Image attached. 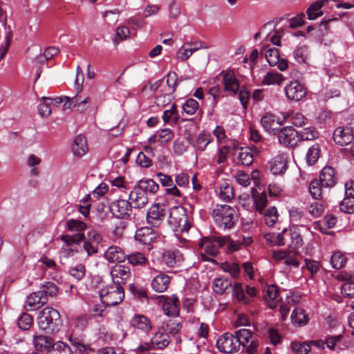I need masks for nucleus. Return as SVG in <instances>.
<instances>
[{
	"instance_id": "10",
	"label": "nucleus",
	"mask_w": 354,
	"mask_h": 354,
	"mask_svg": "<svg viewBox=\"0 0 354 354\" xmlns=\"http://www.w3.org/2000/svg\"><path fill=\"white\" fill-rule=\"evenodd\" d=\"M157 233L152 228L143 227L138 229L135 233V240L140 245L147 247L150 250L152 248V243L156 240Z\"/></svg>"
},
{
	"instance_id": "14",
	"label": "nucleus",
	"mask_w": 354,
	"mask_h": 354,
	"mask_svg": "<svg viewBox=\"0 0 354 354\" xmlns=\"http://www.w3.org/2000/svg\"><path fill=\"white\" fill-rule=\"evenodd\" d=\"M354 135L352 128L348 127H339L333 132L335 142L340 146H345L352 142Z\"/></svg>"
},
{
	"instance_id": "39",
	"label": "nucleus",
	"mask_w": 354,
	"mask_h": 354,
	"mask_svg": "<svg viewBox=\"0 0 354 354\" xmlns=\"http://www.w3.org/2000/svg\"><path fill=\"white\" fill-rule=\"evenodd\" d=\"M239 162L243 165L249 166L253 162V154L249 147H241L238 156Z\"/></svg>"
},
{
	"instance_id": "35",
	"label": "nucleus",
	"mask_w": 354,
	"mask_h": 354,
	"mask_svg": "<svg viewBox=\"0 0 354 354\" xmlns=\"http://www.w3.org/2000/svg\"><path fill=\"white\" fill-rule=\"evenodd\" d=\"M324 0H317L308 7L306 10L308 19L313 20L323 15L321 9L324 6Z\"/></svg>"
},
{
	"instance_id": "19",
	"label": "nucleus",
	"mask_w": 354,
	"mask_h": 354,
	"mask_svg": "<svg viewBox=\"0 0 354 354\" xmlns=\"http://www.w3.org/2000/svg\"><path fill=\"white\" fill-rule=\"evenodd\" d=\"M263 128L270 134L277 135L280 129L281 122L280 118L271 113H266L261 120Z\"/></svg>"
},
{
	"instance_id": "23",
	"label": "nucleus",
	"mask_w": 354,
	"mask_h": 354,
	"mask_svg": "<svg viewBox=\"0 0 354 354\" xmlns=\"http://www.w3.org/2000/svg\"><path fill=\"white\" fill-rule=\"evenodd\" d=\"M162 262L169 268L179 267L183 261V254L178 250H167L163 252Z\"/></svg>"
},
{
	"instance_id": "9",
	"label": "nucleus",
	"mask_w": 354,
	"mask_h": 354,
	"mask_svg": "<svg viewBox=\"0 0 354 354\" xmlns=\"http://www.w3.org/2000/svg\"><path fill=\"white\" fill-rule=\"evenodd\" d=\"M277 135L279 142L286 147L292 148L299 142V132L292 127L281 128Z\"/></svg>"
},
{
	"instance_id": "58",
	"label": "nucleus",
	"mask_w": 354,
	"mask_h": 354,
	"mask_svg": "<svg viewBox=\"0 0 354 354\" xmlns=\"http://www.w3.org/2000/svg\"><path fill=\"white\" fill-rule=\"evenodd\" d=\"M309 192L314 199H320L322 197V185L317 180H313L309 186Z\"/></svg>"
},
{
	"instance_id": "18",
	"label": "nucleus",
	"mask_w": 354,
	"mask_h": 354,
	"mask_svg": "<svg viewBox=\"0 0 354 354\" xmlns=\"http://www.w3.org/2000/svg\"><path fill=\"white\" fill-rule=\"evenodd\" d=\"M221 75L223 77V84L224 91L235 95L238 93L240 85L232 71H222Z\"/></svg>"
},
{
	"instance_id": "45",
	"label": "nucleus",
	"mask_w": 354,
	"mask_h": 354,
	"mask_svg": "<svg viewBox=\"0 0 354 354\" xmlns=\"http://www.w3.org/2000/svg\"><path fill=\"white\" fill-rule=\"evenodd\" d=\"M219 197L225 201H230L234 197V188L232 185L224 183L221 185Z\"/></svg>"
},
{
	"instance_id": "50",
	"label": "nucleus",
	"mask_w": 354,
	"mask_h": 354,
	"mask_svg": "<svg viewBox=\"0 0 354 354\" xmlns=\"http://www.w3.org/2000/svg\"><path fill=\"white\" fill-rule=\"evenodd\" d=\"M130 35V30L127 26H119L116 30L115 36L113 40L114 45L117 46L120 41L127 39Z\"/></svg>"
},
{
	"instance_id": "22",
	"label": "nucleus",
	"mask_w": 354,
	"mask_h": 354,
	"mask_svg": "<svg viewBox=\"0 0 354 354\" xmlns=\"http://www.w3.org/2000/svg\"><path fill=\"white\" fill-rule=\"evenodd\" d=\"M266 58L270 66H278V68L284 71L288 67V62L286 59H280L279 50L276 48L268 49L266 53Z\"/></svg>"
},
{
	"instance_id": "8",
	"label": "nucleus",
	"mask_w": 354,
	"mask_h": 354,
	"mask_svg": "<svg viewBox=\"0 0 354 354\" xmlns=\"http://www.w3.org/2000/svg\"><path fill=\"white\" fill-rule=\"evenodd\" d=\"M169 223L177 226L180 232H187L189 229L187 215L183 207H174L170 211Z\"/></svg>"
},
{
	"instance_id": "29",
	"label": "nucleus",
	"mask_w": 354,
	"mask_h": 354,
	"mask_svg": "<svg viewBox=\"0 0 354 354\" xmlns=\"http://www.w3.org/2000/svg\"><path fill=\"white\" fill-rule=\"evenodd\" d=\"M162 328L168 335L175 336L179 333L182 328V321L180 318L174 317L163 322Z\"/></svg>"
},
{
	"instance_id": "36",
	"label": "nucleus",
	"mask_w": 354,
	"mask_h": 354,
	"mask_svg": "<svg viewBox=\"0 0 354 354\" xmlns=\"http://www.w3.org/2000/svg\"><path fill=\"white\" fill-rule=\"evenodd\" d=\"M232 281L223 277H218L214 279L213 283V290L215 293L218 295L223 294L225 290L231 287Z\"/></svg>"
},
{
	"instance_id": "1",
	"label": "nucleus",
	"mask_w": 354,
	"mask_h": 354,
	"mask_svg": "<svg viewBox=\"0 0 354 354\" xmlns=\"http://www.w3.org/2000/svg\"><path fill=\"white\" fill-rule=\"evenodd\" d=\"M37 324L39 328L49 333L59 332L62 326L59 313L51 307H46L38 315Z\"/></svg>"
},
{
	"instance_id": "4",
	"label": "nucleus",
	"mask_w": 354,
	"mask_h": 354,
	"mask_svg": "<svg viewBox=\"0 0 354 354\" xmlns=\"http://www.w3.org/2000/svg\"><path fill=\"white\" fill-rule=\"evenodd\" d=\"M235 341L239 351L242 348V351L248 354L254 353L259 345V342L254 337V333L246 328H242L234 332Z\"/></svg>"
},
{
	"instance_id": "5",
	"label": "nucleus",
	"mask_w": 354,
	"mask_h": 354,
	"mask_svg": "<svg viewBox=\"0 0 354 354\" xmlns=\"http://www.w3.org/2000/svg\"><path fill=\"white\" fill-rule=\"evenodd\" d=\"M225 245L224 239L220 237L204 238L199 243L200 247L205 254H201L203 261H210L206 257V254L215 257L218 254L219 249Z\"/></svg>"
},
{
	"instance_id": "47",
	"label": "nucleus",
	"mask_w": 354,
	"mask_h": 354,
	"mask_svg": "<svg viewBox=\"0 0 354 354\" xmlns=\"http://www.w3.org/2000/svg\"><path fill=\"white\" fill-rule=\"evenodd\" d=\"M32 317L27 313H23L17 320V324L20 329L23 330H28L32 325Z\"/></svg>"
},
{
	"instance_id": "26",
	"label": "nucleus",
	"mask_w": 354,
	"mask_h": 354,
	"mask_svg": "<svg viewBox=\"0 0 354 354\" xmlns=\"http://www.w3.org/2000/svg\"><path fill=\"white\" fill-rule=\"evenodd\" d=\"M129 199L135 208H142L148 203V196L144 190L136 185L129 194Z\"/></svg>"
},
{
	"instance_id": "17",
	"label": "nucleus",
	"mask_w": 354,
	"mask_h": 354,
	"mask_svg": "<svg viewBox=\"0 0 354 354\" xmlns=\"http://www.w3.org/2000/svg\"><path fill=\"white\" fill-rule=\"evenodd\" d=\"M111 275L113 283L122 284L126 283L127 281L131 277V270L129 267L124 265L118 264L114 266L111 270Z\"/></svg>"
},
{
	"instance_id": "2",
	"label": "nucleus",
	"mask_w": 354,
	"mask_h": 354,
	"mask_svg": "<svg viewBox=\"0 0 354 354\" xmlns=\"http://www.w3.org/2000/svg\"><path fill=\"white\" fill-rule=\"evenodd\" d=\"M212 216L215 223L224 230L232 228L238 221L235 209L228 205H216Z\"/></svg>"
},
{
	"instance_id": "64",
	"label": "nucleus",
	"mask_w": 354,
	"mask_h": 354,
	"mask_svg": "<svg viewBox=\"0 0 354 354\" xmlns=\"http://www.w3.org/2000/svg\"><path fill=\"white\" fill-rule=\"evenodd\" d=\"M235 178L237 183L243 187H248L250 184L251 180L249 174L243 171H239L236 173Z\"/></svg>"
},
{
	"instance_id": "13",
	"label": "nucleus",
	"mask_w": 354,
	"mask_h": 354,
	"mask_svg": "<svg viewBox=\"0 0 354 354\" xmlns=\"http://www.w3.org/2000/svg\"><path fill=\"white\" fill-rule=\"evenodd\" d=\"M47 302L48 298L42 291L39 290L27 296L25 308L27 311L37 310Z\"/></svg>"
},
{
	"instance_id": "56",
	"label": "nucleus",
	"mask_w": 354,
	"mask_h": 354,
	"mask_svg": "<svg viewBox=\"0 0 354 354\" xmlns=\"http://www.w3.org/2000/svg\"><path fill=\"white\" fill-rule=\"evenodd\" d=\"M340 210L347 214L354 213V198L346 196L339 205Z\"/></svg>"
},
{
	"instance_id": "27",
	"label": "nucleus",
	"mask_w": 354,
	"mask_h": 354,
	"mask_svg": "<svg viewBox=\"0 0 354 354\" xmlns=\"http://www.w3.org/2000/svg\"><path fill=\"white\" fill-rule=\"evenodd\" d=\"M337 180L335 170L331 167H325L322 170L319 175V182L322 187H332L336 184Z\"/></svg>"
},
{
	"instance_id": "24",
	"label": "nucleus",
	"mask_w": 354,
	"mask_h": 354,
	"mask_svg": "<svg viewBox=\"0 0 354 354\" xmlns=\"http://www.w3.org/2000/svg\"><path fill=\"white\" fill-rule=\"evenodd\" d=\"M268 165L270 171L274 175L283 174L288 169L287 159L283 154L274 156Z\"/></svg>"
},
{
	"instance_id": "7",
	"label": "nucleus",
	"mask_w": 354,
	"mask_h": 354,
	"mask_svg": "<svg viewBox=\"0 0 354 354\" xmlns=\"http://www.w3.org/2000/svg\"><path fill=\"white\" fill-rule=\"evenodd\" d=\"M60 239L65 243L62 248L63 252L65 256L71 257L78 252V246L85 239V235L84 233H77L73 235H63Z\"/></svg>"
},
{
	"instance_id": "51",
	"label": "nucleus",
	"mask_w": 354,
	"mask_h": 354,
	"mask_svg": "<svg viewBox=\"0 0 354 354\" xmlns=\"http://www.w3.org/2000/svg\"><path fill=\"white\" fill-rule=\"evenodd\" d=\"M221 268L223 271L229 272L233 278H237L241 272V268L236 263H230L225 262L221 263Z\"/></svg>"
},
{
	"instance_id": "32",
	"label": "nucleus",
	"mask_w": 354,
	"mask_h": 354,
	"mask_svg": "<svg viewBox=\"0 0 354 354\" xmlns=\"http://www.w3.org/2000/svg\"><path fill=\"white\" fill-rule=\"evenodd\" d=\"M73 153L77 156L82 157L88 151L86 139L84 136L78 135L74 140L72 145Z\"/></svg>"
},
{
	"instance_id": "20",
	"label": "nucleus",
	"mask_w": 354,
	"mask_h": 354,
	"mask_svg": "<svg viewBox=\"0 0 354 354\" xmlns=\"http://www.w3.org/2000/svg\"><path fill=\"white\" fill-rule=\"evenodd\" d=\"M185 138L193 145L197 151L200 152L204 151L213 140L211 134L205 131L198 133L195 140H192V136L189 133Z\"/></svg>"
},
{
	"instance_id": "61",
	"label": "nucleus",
	"mask_w": 354,
	"mask_h": 354,
	"mask_svg": "<svg viewBox=\"0 0 354 354\" xmlns=\"http://www.w3.org/2000/svg\"><path fill=\"white\" fill-rule=\"evenodd\" d=\"M324 206L319 202H314L311 203L308 207V213L314 218L320 216L324 212Z\"/></svg>"
},
{
	"instance_id": "6",
	"label": "nucleus",
	"mask_w": 354,
	"mask_h": 354,
	"mask_svg": "<svg viewBox=\"0 0 354 354\" xmlns=\"http://www.w3.org/2000/svg\"><path fill=\"white\" fill-rule=\"evenodd\" d=\"M167 210L164 204H153L147 211V223L153 227H159L166 218Z\"/></svg>"
},
{
	"instance_id": "48",
	"label": "nucleus",
	"mask_w": 354,
	"mask_h": 354,
	"mask_svg": "<svg viewBox=\"0 0 354 354\" xmlns=\"http://www.w3.org/2000/svg\"><path fill=\"white\" fill-rule=\"evenodd\" d=\"M232 296L238 301H243L244 304H248L250 300L245 297L244 290L241 283H235L232 288Z\"/></svg>"
},
{
	"instance_id": "15",
	"label": "nucleus",
	"mask_w": 354,
	"mask_h": 354,
	"mask_svg": "<svg viewBox=\"0 0 354 354\" xmlns=\"http://www.w3.org/2000/svg\"><path fill=\"white\" fill-rule=\"evenodd\" d=\"M132 206L131 203L124 199H119L111 203L110 210L117 218H126L129 217Z\"/></svg>"
},
{
	"instance_id": "42",
	"label": "nucleus",
	"mask_w": 354,
	"mask_h": 354,
	"mask_svg": "<svg viewBox=\"0 0 354 354\" xmlns=\"http://www.w3.org/2000/svg\"><path fill=\"white\" fill-rule=\"evenodd\" d=\"M48 354H73L71 347L63 342H57L55 343L50 350H48Z\"/></svg>"
},
{
	"instance_id": "59",
	"label": "nucleus",
	"mask_w": 354,
	"mask_h": 354,
	"mask_svg": "<svg viewBox=\"0 0 354 354\" xmlns=\"http://www.w3.org/2000/svg\"><path fill=\"white\" fill-rule=\"evenodd\" d=\"M40 290L42 291L48 299L49 297H55L57 295L58 288L54 283L48 281L41 287Z\"/></svg>"
},
{
	"instance_id": "12",
	"label": "nucleus",
	"mask_w": 354,
	"mask_h": 354,
	"mask_svg": "<svg viewBox=\"0 0 354 354\" xmlns=\"http://www.w3.org/2000/svg\"><path fill=\"white\" fill-rule=\"evenodd\" d=\"M285 93L288 100L298 102L306 95V89L298 81H292L285 87Z\"/></svg>"
},
{
	"instance_id": "38",
	"label": "nucleus",
	"mask_w": 354,
	"mask_h": 354,
	"mask_svg": "<svg viewBox=\"0 0 354 354\" xmlns=\"http://www.w3.org/2000/svg\"><path fill=\"white\" fill-rule=\"evenodd\" d=\"M283 80V76L281 73L270 71L264 76L262 82L265 85H280Z\"/></svg>"
},
{
	"instance_id": "49",
	"label": "nucleus",
	"mask_w": 354,
	"mask_h": 354,
	"mask_svg": "<svg viewBox=\"0 0 354 354\" xmlns=\"http://www.w3.org/2000/svg\"><path fill=\"white\" fill-rule=\"evenodd\" d=\"M320 154V149L318 145H313L306 154V161L309 165H314L318 160Z\"/></svg>"
},
{
	"instance_id": "52",
	"label": "nucleus",
	"mask_w": 354,
	"mask_h": 354,
	"mask_svg": "<svg viewBox=\"0 0 354 354\" xmlns=\"http://www.w3.org/2000/svg\"><path fill=\"white\" fill-rule=\"evenodd\" d=\"M318 136V133L313 127L304 128L299 133V142L304 140H313Z\"/></svg>"
},
{
	"instance_id": "30",
	"label": "nucleus",
	"mask_w": 354,
	"mask_h": 354,
	"mask_svg": "<svg viewBox=\"0 0 354 354\" xmlns=\"http://www.w3.org/2000/svg\"><path fill=\"white\" fill-rule=\"evenodd\" d=\"M170 283V277L165 273H159L151 281V287L157 292H165Z\"/></svg>"
},
{
	"instance_id": "21",
	"label": "nucleus",
	"mask_w": 354,
	"mask_h": 354,
	"mask_svg": "<svg viewBox=\"0 0 354 354\" xmlns=\"http://www.w3.org/2000/svg\"><path fill=\"white\" fill-rule=\"evenodd\" d=\"M66 104H64L65 108L73 109L74 107L77 108V111L84 112L89 107L91 102V97L89 96L82 97L80 95L76 94L73 97H66Z\"/></svg>"
},
{
	"instance_id": "34",
	"label": "nucleus",
	"mask_w": 354,
	"mask_h": 354,
	"mask_svg": "<svg viewBox=\"0 0 354 354\" xmlns=\"http://www.w3.org/2000/svg\"><path fill=\"white\" fill-rule=\"evenodd\" d=\"M126 260L133 266H145L149 264L148 259L140 252H133L127 254Z\"/></svg>"
},
{
	"instance_id": "28",
	"label": "nucleus",
	"mask_w": 354,
	"mask_h": 354,
	"mask_svg": "<svg viewBox=\"0 0 354 354\" xmlns=\"http://www.w3.org/2000/svg\"><path fill=\"white\" fill-rule=\"evenodd\" d=\"M32 344L34 348L37 351H46L48 353V350L52 348L55 344V342L51 337L43 335H39L33 336Z\"/></svg>"
},
{
	"instance_id": "41",
	"label": "nucleus",
	"mask_w": 354,
	"mask_h": 354,
	"mask_svg": "<svg viewBox=\"0 0 354 354\" xmlns=\"http://www.w3.org/2000/svg\"><path fill=\"white\" fill-rule=\"evenodd\" d=\"M291 320L299 326H303L307 323L308 317L303 308H296L291 314Z\"/></svg>"
},
{
	"instance_id": "11",
	"label": "nucleus",
	"mask_w": 354,
	"mask_h": 354,
	"mask_svg": "<svg viewBox=\"0 0 354 354\" xmlns=\"http://www.w3.org/2000/svg\"><path fill=\"white\" fill-rule=\"evenodd\" d=\"M216 346L220 351L225 353L239 351L234 335L230 333H225L221 335L216 341Z\"/></svg>"
},
{
	"instance_id": "3",
	"label": "nucleus",
	"mask_w": 354,
	"mask_h": 354,
	"mask_svg": "<svg viewBox=\"0 0 354 354\" xmlns=\"http://www.w3.org/2000/svg\"><path fill=\"white\" fill-rule=\"evenodd\" d=\"M101 302L107 306L120 304L124 297L123 287L118 283H112L103 288L99 292Z\"/></svg>"
},
{
	"instance_id": "53",
	"label": "nucleus",
	"mask_w": 354,
	"mask_h": 354,
	"mask_svg": "<svg viewBox=\"0 0 354 354\" xmlns=\"http://www.w3.org/2000/svg\"><path fill=\"white\" fill-rule=\"evenodd\" d=\"M308 48L306 46H297L293 52V56L295 61L299 64H302L306 62Z\"/></svg>"
},
{
	"instance_id": "63",
	"label": "nucleus",
	"mask_w": 354,
	"mask_h": 354,
	"mask_svg": "<svg viewBox=\"0 0 354 354\" xmlns=\"http://www.w3.org/2000/svg\"><path fill=\"white\" fill-rule=\"evenodd\" d=\"M129 290L134 296L140 299L147 297V291L143 287L135 284H130Z\"/></svg>"
},
{
	"instance_id": "25",
	"label": "nucleus",
	"mask_w": 354,
	"mask_h": 354,
	"mask_svg": "<svg viewBox=\"0 0 354 354\" xmlns=\"http://www.w3.org/2000/svg\"><path fill=\"white\" fill-rule=\"evenodd\" d=\"M104 257L109 263H122L127 259V254L119 246L111 245L104 252Z\"/></svg>"
},
{
	"instance_id": "43",
	"label": "nucleus",
	"mask_w": 354,
	"mask_h": 354,
	"mask_svg": "<svg viewBox=\"0 0 354 354\" xmlns=\"http://www.w3.org/2000/svg\"><path fill=\"white\" fill-rule=\"evenodd\" d=\"M192 42H185L178 50L177 57L180 61H185L194 53Z\"/></svg>"
},
{
	"instance_id": "60",
	"label": "nucleus",
	"mask_w": 354,
	"mask_h": 354,
	"mask_svg": "<svg viewBox=\"0 0 354 354\" xmlns=\"http://www.w3.org/2000/svg\"><path fill=\"white\" fill-rule=\"evenodd\" d=\"M292 349L295 354H307L310 351V344L308 342H294Z\"/></svg>"
},
{
	"instance_id": "54",
	"label": "nucleus",
	"mask_w": 354,
	"mask_h": 354,
	"mask_svg": "<svg viewBox=\"0 0 354 354\" xmlns=\"http://www.w3.org/2000/svg\"><path fill=\"white\" fill-rule=\"evenodd\" d=\"M253 201L255 204L257 210L261 214L268 202L266 194L263 192L256 196L254 195Z\"/></svg>"
},
{
	"instance_id": "57",
	"label": "nucleus",
	"mask_w": 354,
	"mask_h": 354,
	"mask_svg": "<svg viewBox=\"0 0 354 354\" xmlns=\"http://www.w3.org/2000/svg\"><path fill=\"white\" fill-rule=\"evenodd\" d=\"M70 274L76 280L80 281L82 279L86 273V268L83 264H77L73 266L69 270Z\"/></svg>"
},
{
	"instance_id": "33",
	"label": "nucleus",
	"mask_w": 354,
	"mask_h": 354,
	"mask_svg": "<svg viewBox=\"0 0 354 354\" xmlns=\"http://www.w3.org/2000/svg\"><path fill=\"white\" fill-rule=\"evenodd\" d=\"M150 342L153 345V349H163L169 345L170 339L168 334L165 333H158L154 335Z\"/></svg>"
},
{
	"instance_id": "46",
	"label": "nucleus",
	"mask_w": 354,
	"mask_h": 354,
	"mask_svg": "<svg viewBox=\"0 0 354 354\" xmlns=\"http://www.w3.org/2000/svg\"><path fill=\"white\" fill-rule=\"evenodd\" d=\"M66 227L71 232L83 233L82 232L86 229V225L82 221L71 218L67 221Z\"/></svg>"
},
{
	"instance_id": "31",
	"label": "nucleus",
	"mask_w": 354,
	"mask_h": 354,
	"mask_svg": "<svg viewBox=\"0 0 354 354\" xmlns=\"http://www.w3.org/2000/svg\"><path fill=\"white\" fill-rule=\"evenodd\" d=\"M131 326L133 328L148 333L152 328L150 320L142 315H135L130 322Z\"/></svg>"
},
{
	"instance_id": "40",
	"label": "nucleus",
	"mask_w": 354,
	"mask_h": 354,
	"mask_svg": "<svg viewBox=\"0 0 354 354\" xmlns=\"http://www.w3.org/2000/svg\"><path fill=\"white\" fill-rule=\"evenodd\" d=\"M180 116L177 110V106L174 103L171 108L168 110H165L163 113L162 120L167 123L169 121H172L174 123H178Z\"/></svg>"
},
{
	"instance_id": "62",
	"label": "nucleus",
	"mask_w": 354,
	"mask_h": 354,
	"mask_svg": "<svg viewBox=\"0 0 354 354\" xmlns=\"http://www.w3.org/2000/svg\"><path fill=\"white\" fill-rule=\"evenodd\" d=\"M342 294L347 297H354V280L352 281L345 282L342 286Z\"/></svg>"
},
{
	"instance_id": "16",
	"label": "nucleus",
	"mask_w": 354,
	"mask_h": 354,
	"mask_svg": "<svg viewBox=\"0 0 354 354\" xmlns=\"http://www.w3.org/2000/svg\"><path fill=\"white\" fill-rule=\"evenodd\" d=\"M163 300L162 310L167 316L178 317L180 310V301L178 298L173 295L170 297L161 296Z\"/></svg>"
},
{
	"instance_id": "44",
	"label": "nucleus",
	"mask_w": 354,
	"mask_h": 354,
	"mask_svg": "<svg viewBox=\"0 0 354 354\" xmlns=\"http://www.w3.org/2000/svg\"><path fill=\"white\" fill-rule=\"evenodd\" d=\"M346 262L344 254L339 252H335L330 257V263L334 269L339 270L343 268Z\"/></svg>"
},
{
	"instance_id": "55",
	"label": "nucleus",
	"mask_w": 354,
	"mask_h": 354,
	"mask_svg": "<svg viewBox=\"0 0 354 354\" xmlns=\"http://www.w3.org/2000/svg\"><path fill=\"white\" fill-rule=\"evenodd\" d=\"M199 107L198 102L192 98L186 100L183 106V111L187 115H192L196 113Z\"/></svg>"
},
{
	"instance_id": "37",
	"label": "nucleus",
	"mask_w": 354,
	"mask_h": 354,
	"mask_svg": "<svg viewBox=\"0 0 354 354\" xmlns=\"http://www.w3.org/2000/svg\"><path fill=\"white\" fill-rule=\"evenodd\" d=\"M137 186H138L140 189L145 191V192L147 194H155L159 189V185L152 179H142L138 182Z\"/></svg>"
}]
</instances>
